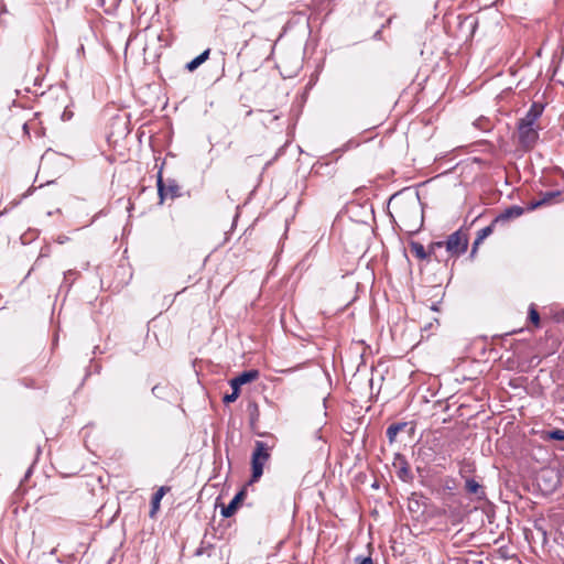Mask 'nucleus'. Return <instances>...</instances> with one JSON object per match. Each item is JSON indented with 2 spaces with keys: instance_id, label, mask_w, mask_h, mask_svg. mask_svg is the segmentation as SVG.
Wrapping results in <instances>:
<instances>
[{
  "instance_id": "22",
  "label": "nucleus",
  "mask_w": 564,
  "mask_h": 564,
  "mask_svg": "<svg viewBox=\"0 0 564 564\" xmlns=\"http://www.w3.org/2000/svg\"><path fill=\"white\" fill-rule=\"evenodd\" d=\"M213 549L212 544L205 545V542L203 541L200 546L195 551V555L200 556L203 554H207L210 556V550Z\"/></svg>"
},
{
  "instance_id": "23",
  "label": "nucleus",
  "mask_w": 564,
  "mask_h": 564,
  "mask_svg": "<svg viewBox=\"0 0 564 564\" xmlns=\"http://www.w3.org/2000/svg\"><path fill=\"white\" fill-rule=\"evenodd\" d=\"M413 212L414 215H417V206L415 203H412L410 205H404V206H401L400 209L398 210V213H402V212Z\"/></svg>"
},
{
  "instance_id": "19",
  "label": "nucleus",
  "mask_w": 564,
  "mask_h": 564,
  "mask_svg": "<svg viewBox=\"0 0 564 564\" xmlns=\"http://www.w3.org/2000/svg\"><path fill=\"white\" fill-rule=\"evenodd\" d=\"M546 437L550 440L564 441V431L555 429L546 432Z\"/></svg>"
},
{
  "instance_id": "1",
  "label": "nucleus",
  "mask_w": 564,
  "mask_h": 564,
  "mask_svg": "<svg viewBox=\"0 0 564 564\" xmlns=\"http://www.w3.org/2000/svg\"><path fill=\"white\" fill-rule=\"evenodd\" d=\"M468 241L467 232L463 229H458L451 234L446 240L432 242L431 251L437 252L440 249L445 248L449 257L458 258L467 251Z\"/></svg>"
},
{
  "instance_id": "27",
  "label": "nucleus",
  "mask_w": 564,
  "mask_h": 564,
  "mask_svg": "<svg viewBox=\"0 0 564 564\" xmlns=\"http://www.w3.org/2000/svg\"><path fill=\"white\" fill-rule=\"evenodd\" d=\"M23 384L28 388H36L32 379H23Z\"/></svg>"
},
{
  "instance_id": "26",
  "label": "nucleus",
  "mask_w": 564,
  "mask_h": 564,
  "mask_svg": "<svg viewBox=\"0 0 564 564\" xmlns=\"http://www.w3.org/2000/svg\"><path fill=\"white\" fill-rule=\"evenodd\" d=\"M209 53H210V50L207 48V50H205L203 53H200L198 55V58H199L200 63H204L208 58Z\"/></svg>"
},
{
  "instance_id": "29",
  "label": "nucleus",
  "mask_w": 564,
  "mask_h": 564,
  "mask_svg": "<svg viewBox=\"0 0 564 564\" xmlns=\"http://www.w3.org/2000/svg\"><path fill=\"white\" fill-rule=\"evenodd\" d=\"M251 113H252V110H251V109H249V110H247V111H246V116H250Z\"/></svg>"
},
{
  "instance_id": "2",
  "label": "nucleus",
  "mask_w": 564,
  "mask_h": 564,
  "mask_svg": "<svg viewBox=\"0 0 564 564\" xmlns=\"http://www.w3.org/2000/svg\"><path fill=\"white\" fill-rule=\"evenodd\" d=\"M270 447L262 441H257L251 457L252 475L251 481H258L263 474V466L270 458Z\"/></svg>"
},
{
  "instance_id": "8",
  "label": "nucleus",
  "mask_w": 564,
  "mask_h": 564,
  "mask_svg": "<svg viewBox=\"0 0 564 564\" xmlns=\"http://www.w3.org/2000/svg\"><path fill=\"white\" fill-rule=\"evenodd\" d=\"M543 109L544 107L541 104L533 102L530 109L527 111L525 116L521 118L518 123L536 127L535 123L542 116Z\"/></svg>"
},
{
  "instance_id": "24",
  "label": "nucleus",
  "mask_w": 564,
  "mask_h": 564,
  "mask_svg": "<svg viewBox=\"0 0 564 564\" xmlns=\"http://www.w3.org/2000/svg\"><path fill=\"white\" fill-rule=\"evenodd\" d=\"M200 64H202V63H200V61H199V58H198V56H197V57H195L194 59H192L191 62H188V63L186 64V66H185V67H186V69H187V70H194V69H195V68H197Z\"/></svg>"
},
{
  "instance_id": "11",
  "label": "nucleus",
  "mask_w": 564,
  "mask_h": 564,
  "mask_svg": "<svg viewBox=\"0 0 564 564\" xmlns=\"http://www.w3.org/2000/svg\"><path fill=\"white\" fill-rule=\"evenodd\" d=\"M497 223L491 221V224L482 229H480L477 232V237L473 243L471 251H470V258H474L478 251L479 246L482 243V241L490 236L494 232L495 226Z\"/></svg>"
},
{
  "instance_id": "3",
  "label": "nucleus",
  "mask_w": 564,
  "mask_h": 564,
  "mask_svg": "<svg viewBox=\"0 0 564 564\" xmlns=\"http://www.w3.org/2000/svg\"><path fill=\"white\" fill-rule=\"evenodd\" d=\"M158 194L160 203H163L166 198H176L181 195L180 186L175 180H167L166 182L162 178V173L158 174Z\"/></svg>"
},
{
  "instance_id": "6",
  "label": "nucleus",
  "mask_w": 564,
  "mask_h": 564,
  "mask_svg": "<svg viewBox=\"0 0 564 564\" xmlns=\"http://www.w3.org/2000/svg\"><path fill=\"white\" fill-rule=\"evenodd\" d=\"M564 191H550L541 194V198L531 203L530 209H536L543 205H550L554 202H564Z\"/></svg>"
},
{
  "instance_id": "4",
  "label": "nucleus",
  "mask_w": 564,
  "mask_h": 564,
  "mask_svg": "<svg viewBox=\"0 0 564 564\" xmlns=\"http://www.w3.org/2000/svg\"><path fill=\"white\" fill-rule=\"evenodd\" d=\"M519 143L525 149H532L539 139L538 128L523 123L517 124Z\"/></svg>"
},
{
  "instance_id": "12",
  "label": "nucleus",
  "mask_w": 564,
  "mask_h": 564,
  "mask_svg": "<svg viewBox=\"0 0 564 564\" xmlns=\"http://www.w3.org/2000/svg\"><path fill=\"white\" fill-rule=\"evenodd\" d=\"M465 490L467 494L474 495L479 500L486 498L484 487L474 478H467L465 480Z\"/></svg>"
},
{
  "instance_id": "13",
  "label": "nucleus",
  "mask_w": 564,
  "mask_h": 564,
  "mask_svg": "<svg viewBox=\"0 0 564 564\" xmlns=\"http://www.w3.org/2000/svg\"><path fill=\"white\" fill-rule=\"evenodd\" d=\"M523 214V208L520 206H510L500 213L494 219V223H506L510 219L518 218Z\"/></svg>"
},
{
  "instance_id": "28",
  "label": "nucleus",
  "mask_w": 564,
  "mask_h": 564,
  "mask_svg": "<svg viewBox=\"0 0 564 564\" xmlns=\"http://www.w3.org/2000/svg\"><path fill=\"white\" fill-rule=\"evenodd\" d=\"M440 303H441V301L432 303L430 306V310L434 311V312H440Z\"/></svg>"
},
{
  "instance_id": "7",
  "label": "nucleus",
  "mask_w": 564,
  "mask_h": 564,
  "mask_svg": "<svg viewBox=\"0 0 564 564\" xmlns=\"http://www.w3.org/2000/svg\"><path fill=\"white\" fill-rule=\"evenodd\" d=\"M260 373L258 370L256 369H251V370H248V371H243L241 373H239L237 377L232 378L230 380V387L231 388H237V391L240 392V387L248 383V382H252L254 380H257L259 378Z\"/></svg>"
},
{
  "instance_id": "25",
  "label": "nucleus",
  "mask_w": 564,
  "mask_h": 564,
  "mask_svg": "<svg viewBox=\"0 0 564 564\" xmlns=\"http://www.w3.org/2000/svg\"><path fill=\"white\" fill-rule=\"evenodd\" d=\"M356 564H372V558L370 556H357L355 558Z\"/></svg>"
},
{
  "instance_id": "17",
  "label": "nucleus",
  "mask_w": 564,
  "mask_h": 564,
  "mask_svg": "<svg viewBox=\"0 0 564 564\" xmlns=\"http://www.w3.org/2000/svg\"><path fill=\"white\" fill-rule=\"evenodd\" d=\"M37 126H39V122L36 121V119L35 118L31 119L23 123V131L25 134L30 135V130H34L36 133V137L41 138L44 134V132L42 129H39Z\"/></svg>"
},
{
  "instance_id": "9",
  "label": "nucleus",
  "mask_w": 564,
  "mask_h": 564,
  "mask_svg": "<svg viewBox=\"0 0 564 564\" xmlns=\"http://www.w3.org/2000/svg\"><path fill=\"white\" fill-rule=\"evenodd\" d=\"M410 250L420 260H427L431 257H434L438 261L441 260L437 252L431 251V245L429 246V249L426 250L422 243H420L417 241H412L410 243Z\"/></svg>"
},
{
  "instance_id": "10",
  "label": "nucleus",
  "mask_w": 564,
  "mask_h": 564,
  "mask_svg": "<svg viewBox=\"0 0 564 564\" xmlns=\"http://www.w3.org/2000/svg\"><path fill=\"white\" fill-rule=\"evenodd\" d=\"M246 497V490L241 489L239 492L236 494V496L232 498V500L229 502L228 506H224L221 509V516L225 518H230L235 514L237 511L239 505L242 502V500Z\"/></svg>"
},
{
  "instance_id": "20",
  "label": "nucleus",
  "mask_w": 564,
  "mask_h": 564,
  "mask_svg": "<svg viewBox=\"0 0 564 564\" xmlns=\"http://www.w3.org/2000/svg\"><path fill=\"white\" fill-rule=\"evenodd\" d=\"M232 389V392L230 394H225L224 398H223V402L228 404V403H231V402H235L238 397H239V391H237V388H231Z\"/></svg>"
},
{
  "instance_id": "14",
  "label": "nucleus",
  "mask_w": 564,
  "mask_h": 564,
  "mask_svg": "<svg viewBox=\"0 0 564 564\" xmlns=\"http://www.w3.org/2000/svg\"><path fill=\"white\" fill-rule=\"evenodd\" d=\"M397 460L399 462V465H400L397 470L398 477L404 482L412 481L413 475L411 473L410 466H409L408 462L405 460V458L401 455H398Z\"/></svg>"
},
{
  "instance_id": "18",
  "label": "nucleus",
  "mask_w": 564,
  "mask_h": 564,
  "mask_svg": "<svg viewBox=\"0 0 564 564\" xmlns=\"http://www.w3.org/2000/svg\"><path fill=\"white\" fill-rule=\"evenodd\" d=\"M529 321L535 326V327H539L540 326V314L539 312L536 311L535 308V305L534 304H531L529 306V316H528Z\"/></svg>"
},
{
  "instance_id": "16",
  "label": "nucleus",
  "mask_w": 564,
  "mask_h": 564,
  "mask_svg": "<svg viewBox=\"0 0 564 564\" xmlns=\"http://www.w3.org/2000/svg\"><path fill=\"white\" fill-rule=\"evenodd\" d=\"M408 425L406 422H398V423H393L391 425L388 426L387 431H386V434H387V437L389 440V442L392 444L393 442H395V438H397V435L403 431L405 429V426Z\"/></svg>"
},
{
  "instance_id": "5",
  "label": "nucleus",
  "mask_w": 564,
  "mask_h": 564,
  "mask_svg": "<svg viewBox=\"0 0 564 564\" xmlns=\"http://www.w3.org/2000/svg\"><path fill=\"white\" fill-rule=\"evenodd\" d=\"M24 90L35 96L44 94V76L39 73H26Z\"/></svg>"
},
{
  "instance_id": "21",
  "label": "nucleus",
  "mask_w": 564,
  "mask_h": 564,
  "mask_svg": "<svg viewBox=\"0 0 564 564\" xmlns=\"http://www.w3.org/2000/svg\"><path fill=\"white\" fill-rule=\"evenodd\" d=\"M444 491L452 494L456 489V482L453 478L447 477L443 484Z\"/></svg>"
},
{
  "instance_id": "15",
  "label": "nucleus",
  "mask_w": 564,
  "mask_h": 564,
  "mask_svg": "<svg viewBox=\"0 0 564 564\" xmlns=\"http://www.w3.org/2000/svg\"><path fill=\"white\" fill-rule=\"evenodd\" d=\"M170 490V487L162 486L158 489V491L152 496L151 499V510H150V518H154L156 512L160 509V502L164 495Z\"/></svg>"
}]
</instances>
